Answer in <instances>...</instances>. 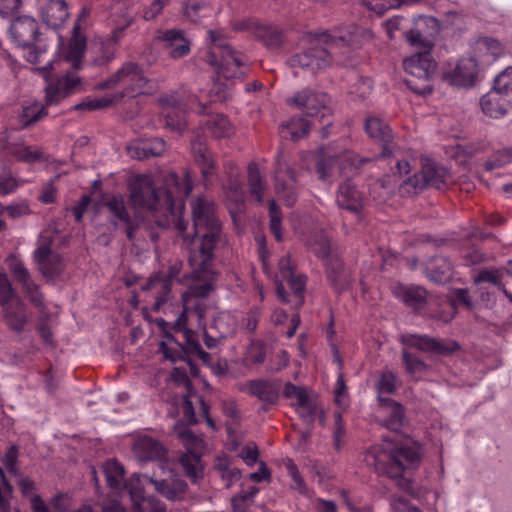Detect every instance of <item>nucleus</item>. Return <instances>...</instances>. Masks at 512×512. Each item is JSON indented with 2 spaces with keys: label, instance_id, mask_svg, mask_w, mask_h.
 <instances>
[{
  "label": "nucleus",
  "instance_id": "obj_1",
  "mask_svg": "<svg viewBox=\"0 0 512 512\" xmlns=\"http://www.w3.org/2000/svg\"><path fill=\"white\" fill-rule=\"evenodd\" d=\"M193 225L183 239L190 244L188 263L191 277L195 282L189 287L192 298H204L214 289L213 258L214 250L221 239V222L217 216L216 206L212 200L198 197L191 202Z\"/></svg>",
  "mask_w": 512,
  "mask_h": 512
},
{
  "label": "nucleus",
  "instance_id": "obj_2",
  "mask_svg": "<svg viewBox=\"0 0 512 512\" xmlns=\"http://www.w3.org/2000/svg\"><path fill=\"white\" fill-rule=\"evenodd\" d=\"M192 180L185 171L180 177L176 173H168L163 187L155 188L151 175L143 174L134 177L130 184V200L134 207L159 211L165 216V224L173 225L183 239L189 238L188 222L182 218L185 209L184 199L192 192ZM160 225H163L160 223Z\"/></svg>",
  "mask_w": 512,
  "mask_h": 512
},
{
  "label": "nucleus",
  "instance_id": "obj_3",
  "mask_svg": "<svg viewBox=\"0 0 512 512\" xmlns=\"http://www.w3.org/2000/svg\"><path fill=\"white\" fill-rule=\"evenodd\" d=\"M373 34L369 29L351 26L337 35L324 33L315 39L304 51L289 58L288 63L292 68L301 67L312 73L324 70L334 62L343 63L350 50L360 48L365 42L372 39Z\"/></svg>",
  "mask_w": 512,
  "mask_h": 512
},
{
  "label": "nucleus",
  "instance_id": "obj_4",
  "mask_svg": "<svg viewBox=\"0 0 512 512\" xmlns=\"http://www.w3.org/2000/svg\"><path fill=\"white\" fill-rule=\"evenodd\" d=\"M365 461L373 466L378 474L398 479L403 477L405 471L419 464L420 454L418 449L408 446L393 449L374 446L367 452Z\"/></svg>",
  "mask_w": 512,
  "mask_h": 512
},
{
  "label": "nucleus",
  "instance_id": "obj_5",
  "mask_svg": "<svg viewBox=\"0 0 512 512\" xmlns=\"http://www.w3.org/2000/svg\"><path fill=\"white\" fill-rule=\"evenodd\" d=\"M208 35L212 48L206 55V61L216 66L218 75L223 78L242 79L248 70L243 55L231 47L222 31L209 30Z\"/></svg>",
  "mask_w": 512,
  "mask_h": 512
},
{
  "label": "nucleus",
  "instance_id": "obj_6",
  "mask_svg": "<svg viewBox=\"0 0 512 512\" xmlns=\"http://www.w3.org/2000/svg\"><path fill=\"white\" fill-rule=\"evenodd\" d=\"M12 42L19 47L27 48L26 59L30 63H39L47 52V44L40 38L37 21L23 15L15 18L9 28Z\"/></svg>",
  "mask_w": 512,
  "mask_h": 512
},
{
  "label": "nucleus",
  "instance_id": "obj_7",
  "mask_svg": "<svg viewBox=\"0 0 512 512\" xmlns=\"http://www.w3.org/2000/svg\"><path fill=\"white\" fill-rule=\"evenodd\" d=\"M183 263L174 261L168 267L167 272H158L152 275L149 280L141 286L143 291H148L154 300L152 310L159 312L171 299V285L173 281H181Z\"/></svg>",
  "mask_w": 512,
  "mask_h": 512
},
{
  "label": "nucleus",
  "instance_id": "obj_8",
  "mask_svg": "<svg viewBox=\"0 0 512 512\" xmlns=\"http://www.w3.org/2000/svg\"><path fill=\"white\" fill-rule=\"evenodd\" d=\"M148 79L143 69L134 62H125L110 78L100 84L101 88L122 87V96L135 97L146 92Z\"/></svg>",
  "mask_w": 512,
  "mask_h": 512
},
{
  "label": "nucleus",
  "instance_id": "obj_9",
  "mask_svg": "<svg viewBox=\"0 0 512 512\" xmlns=\"http://www.w3.org/2000/svg\"><path fill=\"white\" fill-rule=\"evenodd\" d=\"M369 161V158H362L353 151L344 150L319 160L316 164V172L320 180L330 181L336 175L344 174L347 169H356Z\"/></svg>",
  "mask_w": 512,
  "mask_h": 512
},
{
  "label": "nucleus",
  "instance_id": "obj_10",
  "mask_svg": "<svg viewBox=\"0 0 512 512\" xmlns=\"http://www.w3.org/2000/svg\"><path fill=\"white\" fill-rule=\"evenodd\" d=\"M478 72L477 60L473 57H465L455 62H448L443 69L442 77L450 85L472 87L476 83Z\"/></svg>",
  "mask_w": 512,
  "mask_h": 512
},
{
  "label": "nucleus",
  "instance_id": "obj_11",
  "mask_svg": "<svg viewBox=\"0 0 512 512\" xmlns=\"http://www.w3.org/2000/svg\"><path fill=\"white\" fill-rule=\"evenodd\" d=\"M327 102V94L310 88H303L286 99L289 106L302 110L309 117H325L329 113Z\"/></svg>",
  "mask_w": 512,
  "mask_h": 512
},
{
  "label": "nucleus",
  "instance_id": "obj_12",
  "mask_svg": "<svg viewBox=\"0 0 512 512\" xmlns=\"http://www.w3.org/2000/svg\"><path fill=\"white\" fill-rule=\"evenodd\" d=\"M274 179L276 192L284 200L285 205L293 206L297 200L296 175L283 159L282 152L277 155Z\"/></svg>",
  "mask_w": 512,
  "mask_h": 512
},
{
  "label": "nucleus",
  "instance_id": "obj_13",
  "mask_svg": "<svg viewBox=\"0 0 512 512\" xmlns=\"http://www.w3.org/2000/svg\"><path fill=\"white\" fill-rule=\"evenodd\" d=\"M132 23L133 18H127L123 24L118 25L112 31L110 38L106 40L96 39L90 44L89 50L94 54V64L104 65L114 58L116 45L123 37L126 28H128Z\"/></svg>",
  "mask_w": 512,
  "mask_h": 512
},
{
  "label": "nucleus",
  "instance_id": "obj_14",
  "mask_svg": "<svg viewBox=\"0 0 512 512\" xmlns=\"http://www.w3.org/2000/svg\"><path fill=\"white\" fill-rule=\"evenodd\" d=\"M192 154L198 165L202 181L206 188L213 184L214 179H218V168L214 155L207 148L204 139L197 137L191 143Z\"/></svg>",
  "mask_w": 512,
  "mask_h": 512
},
{
  "label": "nucleus",
  "instance_id": "obj_15",
  "mask_svg": "<svg viewBox=\"0 0 512 512\" xmlns=\"http://www.w3.org/2000/svg\"><path fill=\"white\" fill-rule=\"evenodd\" d=\"M238 390L256 397L265 405H274L280 397V381L253 379L238 384Z\"/></svg>",
  "mask_w": 512,
  "mask_h": 512
},
{
  "label": "nucleus",
  "instance_id": "obj_16",
  "mask_svg": "<svg viewBox=\"0 0 512 512\" xmlns=\"http://www.w3.org/2000/svg\"><path fill=\"white\" fill-rule=\"evenodd\" d=\"M157 39L172 59H179L191 51V42L181 29H166L158 32Z\"/></svg>",
  "mask_w": 512,
  "mask_h": 512
},
{
  "label": "nucleus",
  "instance_id": "obj_17",
  "mask_svg": "<svg viewBox=\"0 0 512 512\" xmlns=\"http://www.w3.org/2000/svg\"><path fill=\"white\" fill-rule=\"evenodd\" d=\"M103 206L110 212L111 223L115 227H125L128 239L133 241L136 225L129 216L123 196L112 195L104 201Z\"/></svg>",
  "mask_w": 512,
  "mask_h": 512
},
{
  "label": "nucleus",
  "instance_id": "obj_18",
  "mask_svg": "<svg viewBox=\"0 0 512 512\" xmlns=\"http://www.w3.org/2000/svg\"><path fill=\"white\" fill-rule=\"evenodd\" d=\"M378 413L383 426L394 432L401 431L406 419L400 403L387 397H379Z\"/></svg>",
  "mask_w": 512,
  "mask_h": 512
},
{
  "label": "nucleus",
  "instance_id": "obj_19",
  "mask_svg": "<svg viewBox=\"0 0 512 512\" xmlns=\"http://www.w3.org/2000/svg\"><path fill=\"white\" fill-rule=\"evenodd\" d=\"M406 344L424 352L440 355L450 354L460 348L455 341H440L427 335L411 334L406 338Z\"/></svg>",
  "mask_w": 512,
  "mask_h": 512
},
{
  "label": "nucleus",
  "instance_id": "obj_20",
  "mask_svg": "<svg viewBox=\"0 0 512 512\" xmlns=\"http://www.w3.org/2000/svg\"><path fill=\"white\" fill-rule=\"evenodd\" d=\"M10 270L16 280L22 285L23 291L30 302L36 308L44 309V297L39 291L38 285L33 281L29 271L24 267V265L19 261H15L11 264Z\"/></svg>",
  "mask_w": 512,
  "mask_h": 512
},
{
  "label": "nucleus",
  "instance_id": "obj_21",
  "mask_svg": "<svg viewBox=\"0 0 512 512\" xmlns=\"http://www.w3.org/2000/svg\"><path fill=\"white\" fill-rule=\"evenodd\" d=\"M405 71L411 76L427 81L436 69L431 53H415L403 61Z\"/></svg>",
  "mask_w": 512,
  "mask_h": 512
},
{
  "label": "nucleus",
  "instance_id": "obj_22",
  "mask_svg": "<svg viewBox=\"0 0 512 512\" xmlns=\"http://www.w3.org/2000/svg\"><path fill=\"white\" fill-rule=\"evenodd\" d=\"M42 20L54 29L61 27L69 17L68 7L64 0H42L39 4Z\"/></svg>",
  "mask_w": 512,
  "mask_h": 512
},
{
  "label": "nucleus",
  "instance_id": "obj_23",
  "mask_svg": "<svg viewBox=\"0 0 512 512\" xmlns=\"http://www.w3.org/2000/svg\"><path fill=\"white\" fill-rule=\"evenodd\" d=\"M473 53L472 57L477 60L478 66H488L503 54V47L493 38L482 37L475 41Z\"/></svg>",
  "mask_w": 512,
  "mask_h": 512
},
{
  "label": "nucleus",
  "instance_id": "obj_24",
  "mask_svg": "<svg viewBox=\"0 0 512 512\" xmlns=\"http://www.w3.org/2000/svg\"><path fill=\"white\" fill-rule=\"evenodd\" d=\"M336 201L340 208L352 213H359L363 208L362 192L349 179L339 185Z\"/></svg>",
  "mask_w": 512,
  "mask_h": 512
},
{
  "label": "nucleus",
  "instance_id": "obj_25",
  "mask_svg": "<svg viewBox=\"0 0 512 512\" xmlns=\"http://www.w3.org/2000/svg\"><path fill=\"white\" fill-rule=\"evenodd\" d=\"M56 63L58 62L54 60H48L43 67L38 68L47 82L45 87V99L44 103H42L45 105L46 109L49 106L59 104L60 101L67 96L57 79H54L52 75H50V71L54 69V64Z\"/></svg>",
  "mask_w": 512,
  "mask_h": 512
},
{
  "label": "nucleus",
  "instance_id": "obj_26",
  "mask_svg": "<svg viewBox=\"0 0 512 512\" xmlns=\"http://www.w3.org/2000/svg\"><path fill=\"white\" fill-rule=\"evenodd\" d=\"M502 92L493 88L482 96L480 100L483 112L492 118H499L504 116L511 107L510 102Z\"/></svg>",
  "mask_w": 512,
  "mask_h": 512
},
{
  "label": "nucleus",
  "instance_id": "obj_27",
  "mask_svg": "<svg viewBox=\"0 0 512 512\" xmlns=\"http://www.w3.org/2000/svg\"><path fill=\"white\" fill-rule=\"evenodd\" d=\"M365 130L369 137L376 141L382 142L381 157L386 158L392 154L389 141L392 138L390 127L380 118L368 117L365 121Z\"/></svg>",
  "mask_w": 512,
  "mask_h": 512
},
{
  "label": "nucleus",
  "instance_id": "obj_28",
  "mask_svg": "<svg viewBox=\"0 0 512 512\" xmlns=\"http://www.w3.org/2000/svg\"><path fill=\"white\" fill-rule=\"evenodd\" d=\"M133 451L136 458L141 462L157 460L165 456V449L162 444L149 436L139 437L133 445Z\"/></svg>",
  "mask_w": 512,
  "mask_h": 512
},
{
  "label": "nucleus",
  "instance_id": "obj_29",
  "mask_svg": "<svg viewBox=\"0 0 512 512\" xmlns=\"http://www.w3.org/2000/svg\"><path fill=\"white\" fill-rule=\"evenodd\" d=\"M2 307L3 317L8 327L15 332H22L29 318L26 305L21 300H16Z\"/></svg>",
  "mask_w": 512,
  "mask_h": 512
},
{
  "label": "nucleus",
  "instance_id": "obj_30",
  "mask_svg": "<svg viewBox=\"0 0 512 512\" xmlns=\"http://www.w3.org/2000/svg\"><path fill=\"white\" fill-rule=\"evenodd\" d=\"M235 28L239 30L252 29L255 36L269 48H277L282 42L281 32L274 26L263 25L256 22H247L237 25Z\"/></svg>",
  "mask_w": 512,
  "mask_h": 512
},
{
  "label": "nucleus",
  "instance_id": "obj_31",
  "mask_svg": "<svg viewBox=\"0 0 512 512\" xmlns=\"http://www.w3.org/2000/svg\"><path fill=\"white\" fill-rule=\"evenodd\" d=\"M394 293L406 306L415 311L423 309L427 301V292L420 286L400 285L395 288Z\"/></svg>",
  "mask_w": 512,
  "mask_h": 512
},
{
  "label": "nucleus",
  "instance_id": "obj_32",
  "mask_svg": "<svg viewBox=\"0 0 512 512\" xmlns=\"http://www.w3.org/2000/svg\"><path fill=\"white\" fill-rule=\"evenodd\" d=\"M203 129L216 139L229 138L234 134V126L222 113L208 115Z\"/></svg>",
  "mask_w": 512,
  "mask_h": 512
},
{
  "label": "nucleus",
  "instance_id": "obj_33",
  "mask_svg": "<svg viewBox=\"0 0 512 512\" xmlns=\"http://www.w3.org/2000/svg\"><path fill=\"white\" fill-rule=\"evenodd\" d=\"M166 150V142L161 138H154L133 144L129 147V153L137 159L158 157Z\"/></svg>",
  "mask_w": 512,
  "mask_h": 512
},
{
  "label": "nucleus",
  "instance_id": "obj_34",
  "mask_svg": "<svg viewBox=\"0 0 512 512\" xmlns=\"http://www.w3.org/2000/svg\"><path fill=\"white\" fill-rule=\"evenodd\" d=\"M508 272L504 269H483L474 276L476 284L489 283L503 291L505 296L512 301V294L505 289V278Z\"/></svg>",
  "mask_w": 512,
  "mask_h": 512
},
{
  "label": "nucleus",
  "instance_id": "obj_35",
  "mask_svg": "<svg viewBox=\"0 0 512 512\" xmlns=\"http://www.w3.org/2000/svg\"><path fill=\"white\" fill-rule=\"evenodd\" d=\"M247 182L249 193L259 203H263V195L266 190V182L256 162H250L247 167Z\"/></svg>",
  "mask_w": 512,
  "mask_h": 512
},
{
  "label": "nucleus",
  "instance_id": "obj_36",
  "mask_svg": "<svg viewBox=\"0 0 512 512\" xmlns=\"http://www.w3.org/2000/svg\"><path fill=\"white\" fill-rule=\"evenodd\" d=\"M326 273L328 280L336 290L341 291L348 286V276L343 269L341 260L337 256L333 255L328 259Z\"/></svg>",
  "mask_w": 512,
  "mask_h": 512
},
{
  "label": "nucleus",
  "instance_id": "obj_37",
  "mask_svg": "<svg viewBox=\"0 0 512 512\" xmlns=\"http://www.w3.org/2000/svg\"><path fill=\"white\" fill-rule=\"evenodd\" d=\"M173 431L181 441L186 452H201L204 449V441L201 436L194 434L191 429L180 422L174 425Z\"/></svg>",
  "mask_w": 512,
  "mask_h": 512
},
{
  "label": "nucleus",
  "instance_id": "obj_38",
  "mask_svg": "<svg viewBox=\"0 0 512 512\" xmlns=\"http://www.w3.org/2000/svg\"><path fill=\"white\" fill-rule=\"evenodd\" d=\"M451 274L452 265L450 261L443 256H436L427 264V275L434 282H445L451 277Z\"/></svg>",
  "mask_w": 512,
  "mask_h": 512
},
{
  "label": "nucleus",
  "instance_id": "obj_39",
  "mask_svg": "<svg viewBox=\"0 0 512 512\" xmlns=\"http://www.w3.org/2000/svg\"><path fill=\"white\" fill-rule=\"evenodd\" d=\"M310 122L302 117H292L287 123L280 126L281 134L284 138H290L293 141L304 138L310 130Z\"/></svg>",
  "mask_w": 512,
  "mask_h": 512
},
{
  "label": "nucleus",
  "instance_id": "obj_40",
  "mask_svg": "<svg viewBox=\"0 0 512 512\" xmlns=\"http://www.w3.org/2000/svg\"><path fill=\"white\" fill-rule=\"evenodd\" d=\"M103 473L106 478L107 485L115 490L120 491L123 489L124 481V467L115 459H109L103 464Z\"/></svg>",
  "mask_w": 512,
  "mask_h": 512
},
{
  "label": "nucleus",
  "instance_id": "obj_41",
  "mask_svg": "<svg viewBox=\"0 0 512 512\" xmlns=\"http://www.w3.org/2000/svg\"><path fill=\"white\" fill-rule=\"evenodd\" d=\"M48 115L45 105L34 102L24 106L19 113V123L22 129H27L38 123Z\"/></svg>",
  "mask_w": 512,
  "mask_h": 512
},
{
  "label": "nucleus",
  "instance_id": "obj_42",
  "mask_svg": "<svg viewBox=\"0 0 512 512\" xmlns=\"http://www.w3.org/2000/svg\"><path fill=\"white\" fill-rule=\"evenodd\" d=\"M423 173L427 187L442 189L447 185L449 172L444 167L434 163L426 164L423 166Z\"/></svg>",
  "mask_w": 512,
  "mask_h": 512
},
{
  "label": "nucleus",
  "instance_id": "obj_43",
  "mask_svg": "<svg viewBox=\"0 0 512 512\" xmlns=\"http://www.w3.org/2000/svg\"><path fill=\"white\" fill-rule=\"evenodd\" d=\"M237 322L228 311L217 312L212 320L211 329L218 332L220 338L233 335L236 332Z\"/></svg>",
  "mask_w": 512,
  "mask_h": 512
},
{
  "label": "nucleus",
  "instance_id": "obj_44",
  "mask_svg": "<svg viewBox=\"0 0 512 512\" xmlns=\"http://www.w3.org/2000/svg\"><path fill=\"white\" fill-rule=\"evenodd\" d=\"M142 479H145L143 475L134 474L123 485V489L127 490L136 510H141L142 503L146 500Z\"/></svg>",
  "mask_w": 512,
  "mask_h": 512
},
{
  "label": "nucleus",
  "instance_id": "obj_45",
  "mask_svg": "<svg viewBox=\"0 0 512 512\" xmlns=\"http://www.w3.org/2000/svg\"><path fill=\"white\" fill-rule=\"evenodd\" d=\"M11 155L18 161L29 164L45 160L44 152L41 148L25 144H14L11 147Z\"/></svg>",
  "mask_w": 512,
  "mask_h": 512
},
{
  "label": "nucleus",
  "instance_id": "obj_46",
  "mask_svg": "<svg viewBox=\"0 0 512 512\" xmlns=\"http://www.w3.org/2000/svg\"><path fill=\"white\" fill-rule=\"evenodd\" d=\"M421 1L422 0H362V3L376 14L383 15L392 8H399L402 5L410 6Z\"/></svg>",
  "mask_w": 512,
  "mask_h": 512
},
{
  "label": "nucleus",
  "instance_id": "obj_47",
  "mask_svg": "<svg viewBox=\"0 0 512 512\" xmlns=\"http://www.w3.org/2000/svg\"><path fill=\"white\" fill-rule=\"evenodd\" d=\"M215 469L221 474V477L227 481V487H230L241 478L240 470L233 466L231 460L227 457H218L215 463Z\"/></svg>",
  "mask_w": 512,
  "mask_h": 512
},
{
  "label": "nucleus",
  "instance_id": "obj_48",
  "mask_svg": "<svg viewBox=\"0 0 512 512\" xmlns=\"http://www.w3.org/2000/svg\"><path fill=\"white\" fill-rule=\"evenodd\" d=\"M78 29L79 24H75L73 28L75 34H77ZM85 46V39L75 35V38L71 41L69 45V49L66 55V60L71 62L73 68L79 69L80 62L84 54Z\"/></svg>",
  "mask_w": 512,
  "mask_h": 512
},
{
  "label": "nucleus",
  "instance_id": "obj_49",
  "mask_svg": "<svg viewBox=\"0 0 512 512\" xmlns=\"http://www.w3.org/2000/svg\"><path fill=\"white\" fill-rule=\"evenodd\" d=\"M186 475L194 482L201 470V452H186L179 459Z\"/></svg>",
  "mask_w": 512,
  "mask_h": 512
},
{
  "label": "nucleus",
  "instance_id": "obj_50",
  "mask_svg": "<svg viewBox=\"0 0 512 512\" xmlns=\"http://www.w3.org/2000/svg\"><path fill=\"white\" fill-rule=\"evenodd\" d=\"M405 38L412 47L419 50L417 53H431L433 49V42L417 28L405 32Z\"/></svg>",
  "mask_w": 512,
  "mask_h": 512
},
{
  "label": "nucleus",
  "instance_id": "obj_51",
  "mask_svg": "<svg viewBox=\"0 0 512 512\" xmlns=\"http://www.w3.org/2000/svg\"><path fill=\"white\" fill-rule=\"evenodd\" d=\"M309 246L316 256L322 259H329L332 252V246L330 239L324 233H315L309 241Z\"/></svg>",
  "mask_w": 512,
  "mask_h": 512
},
{
  "label": "nucleus",
  "instance_id": "obj_52",
  "mask_svg": "<svg viewBox=\"0 0 512 512\" xmlns=\"http://www.w3.org/2000/svg\"><path fill=\"white\" fill-rule=\"evenodd\" d=\"M402 359L405 364L406 371L416 378L421 377L428 369V365L424 361L406 350H403L402 352Z\"/></svg>",
  "mask_w": 512,
  "mask_h": 512
},
{
  "label": "nucleus",
  "instance_id": "obj_53",
  "mask_svg": "<svg viewBox=\"0 0 512 512\" xmlns=\"http://www.w3.org/2000/svg\"><path fill=\"white\" fill-rule=\"evenodd\" d=\"M286 468H287V473L291 477L292 482H293L291 484V488L293 490H296L299 494H301L303 496L311 497V491L309 490L304 479L300 475L299 470H298L297 466L295 465V463L292 460H289L288 463L286 464Z\"/></svg>",
  "mask_w": 512,
  "mask_h": 512
},
{
  "label": "nucleus",
  "instance_id": "obj_54",
  "mask_svg": "<svg viewBox=\"0 0 512 512\" xmlns=\"http://www.w3.org/2000/svg\"><path fill=\"white\" fill-rule=\"evenodd\" d=\"M39 270L45 278L53 279L58 276L63 270L62 258L59 254L55 253L44 263L40 264Z\"/></svg>",
  "mask_w": 512,
  "mask_h": 512
},
{
  "label": "nucleus",
  "instance_id": "obj_55",
  "mask_svg": "<svg viewBox=\"0 0 512 512\" xmlns=\"http://www.w3.org/2000/svg\"><path fill=\"white\" fill-rule=\"evenodd\" d=\"M270 230L278 242L282 241L281 211L274 199L269 201Z\"/></svg>",
  "mask_w": 512,
  "mask_h": 512
},
{
  "label": "nucleus",
  "instance_id": "obj_56",
  "mask_svg": "<svg viewBox=\"0 0 512 512\" xmlns=\"http://www.w3.org/2000/svg\"><path fill=\"white\" fill-rule=\"evenodd\" d=\"M166 125L173 131L181 132L186 128L185 113L175 108H165Z\"/></svg>",
  "mask_w": 512,
  "mask_h": 512
},
{
  "label": "nucleus",
  "instance_id": "obj_57",
  "mask_svg": "<svg viewBox=\"0 0 512 512\" xmlns=\"http://www.w3.org/2000/svg\"><path fill=\"white\" fill-rule=\"evenodd\" d=\"M290 289L293 291L294 305L302 306L304 303V291L306 285V277L304 275H292L285 279Z\"/></svg>",
  "mask_w": 512,
  "mask_h": 512
},
{
  "label": "nucleus",
  "instance_id": "obj_58",
  "mask_svg": "<svg viewBox=\"0 0 512 512\" xmlns=\"http://www.w3.org/2000/svg\"><path fill=\"white\" fill-rule=\"evenodd\" d=\"M427 187L423 171L407 178L400 186V191L405 195H413Z\"/></svg>",
  "mask_w": 512,
  "mask_h": 512
},
{
  "label": "nucleus",
  "instance_id": "obj_59",
  "mask_svg": "<svg viewBox=\"0 0 512 512\" xmlns=\"http://www.w3.org/2000/svg\"><path fill=\"white\" fill-rule=\"evenodd\" d=\"M512 163V147L496 151L489 160L485 162V168L491 171Z\"/></svg>",
  "mask_w": 512,
  "mask_h": 512
},
{
  "label": "nucleus",
  "instance_id": "obj_60",
  "mask_svg": "<svg viewBox=\"0 0 512 512\" xmlns=\"http://www.w3.org/2000/svg\"><path fill=\"white\" fill-rule=\"evenodd\" d=\"M396 376L390 371L382 373L377 381L376 390L379 397L390 395L396 390Z\"/></svg>",
  "mask_w": 512,
  "mask_h": 512
},
{
  "label": "nucleus",
  "instance_id": "obj_61",
  "mask_svg": "<svg viewBox=\"0 0 512 512\" xmlns=\"http://www.w3.org/2000/svg\"><path fill=\"white\" fill-rule=\"evenodd\" d=\"M283 396L287 399L295 400L291 405L293 407L299 404H307L306 399L309 397L306 388L297 386L291 382H287L284 386Z\"/></svg>",
  "mask_w": 512,
  "mask_h": 512
},
{
  "label": "nucleus",
  "instance_id": "obj_62",
  "mask_svg": "<svg viewBox=\"0 0 512 512\" xmlns=\"http://www.w3.org/2000/svg\"><path fill=\"white\" fill-rule=\"evenodd\" d=\"M334 421L333 446L335 450L340 451L344 446L346 434L345 423L341 411H335Z\"/></svg>",
  "mask_w": 512,
  "mask_h": 512
},
{
  "label": "nucleus",
  "instance_id": "obj_63",
  "mask_svg": "<svg viewBox=\"0 0 512 512\" xmlns=\"http://www.w3.org/2000/svg\"><path fill=\"white\" fill-rule=\"evenodd\" d=\"M187 491V484L182 479H173L169 481L165 491V498L169 501H177L184 499Z\"/></svg>",
  "mask_w": 512,
  "mask_h": 512
},
{
  "label": "nucleus",
  "instance_id": "obj_64",
  "mask_svg": "<svg viewBox=\"0 0 512 512\" xmlns=\"http://www.w3.org/2000/svg\"><path fill=\"white\" fill-rule=\"evenodd\" d=\"M493 86L506 96L512 94V66L495 77Z\"/></svg>",
  "mask_w": 512,
  "mask_h": 512
}]
</instances>
